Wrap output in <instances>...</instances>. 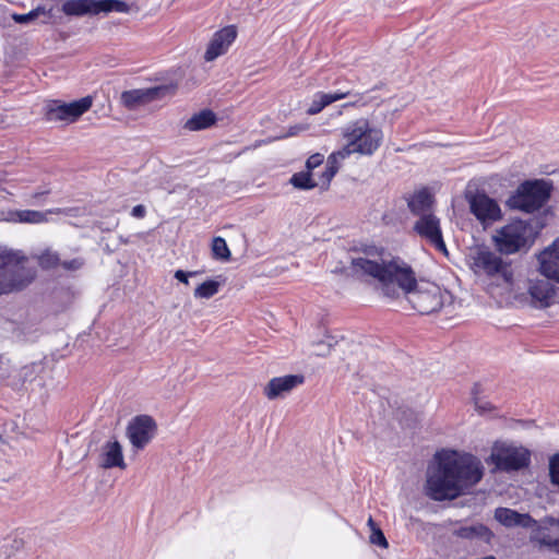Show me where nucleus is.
I'll list each match as a JSON object with an SVG mask.
<instances>
[{"mask_svg": "<svg viewBox=\"0 0 559 559\" xmlns=\"http://www.w3.org/2000/svg\"><path fill=\"white\" fill-rule=\"evenodd\" d=\"M414 230L433 246L435 249L443 253H448L440 227V219L436 215L432 213L421 215L415 223Z\"/></svg>", "mask_w": 559, "mask_h": 559, "instance_id": "f8f14e48", "label": "nucleus"}, {"mask_svg": "<svg viewBox=\"0 0 559 559\" xmlns=\"http://www.w3.org/2000/svg\"><path fill=\"white\" fill-rule=\"evenodd\" d=\"M92 104L91 96L71 103L50 100L45 106V120L48 122H74L92 107Z\"/></svg>", "mask_w": 559, "mask_h": 559, "instance_id": "1a4fd4ad", "label": "nucleus"}, {"mask_svg": "<svg viewBox=\"0 0 559 559\" xmlns=\"http://www.w3.org/2000/svg\"><path fill=\"white\" fill-rule=\"evenodd\" d=\"M492 241L500 254L510 255L527 251L533 242L532 226L521 219L512 221L496 230Z\"/></svg>", "mask_w": 559, "mask_h": 559, "instance_id": "39448f33", "label": "nucleus"}, {"mask_svg": "<svg viewBox=\"0 0 559 559\" xmlns=\"http://www.w3.org/2000/svg\"><path fill=\"white\" fill-rule=\"evenodd\" d=\"M432 203H433V197L426 188L414 192V194H412L407 199V205H408L409 211L413 214L418 215L419 217L421 215L431 214L430 210H431Z\"/></svg>", "mask_w": 559, "mask_h": 559, "instance_id": "aec40b11", "label": "nucleus"}, {"mask_svg": "<svg viewBox=\"0 0 559 559\" xmlns=\"http://www.w3.org/2000/svg\"><path fill=\"white\" fill-rule=\"evenodd\" d=\"M168 91L167 86H155L126 91L121 95V102L128 109H135L141 105L159 98Z\"/></svg>", "mask_w": 559, "mask_h": 559, "instance_id": "4468645a", "label": "nucleus"}, {"mask_svg": "<svg viewBox=\"0 0 559 559\" xmlns=\"http://www.w3.org/2000/svg\"><path fill=\"white\" fill-rule=\"evenodd\" d=\"M537 259L540 274L559 283V242L555 241L547 247Z\"/></svg>", "mask_w": 559, "mask_h": 559, "instance_id": "dca6fc26", "label": "nucleus"}, {"mask_svg": "<svg viewBox=\"0 0 559 559\" xmlns=\"http://www.w3.org/2000/svg\"><path fill=\"white\" fill-rule=\"evenodd\" d=\"M84 259L82 258H74L72 260H67V261H60V265L66 270V271H78L80 269L83 267L84 265Z\"/></svg>", "mask_w": 559, "mask_h": 559, "instance_id": "72a5a7b5", "label": "nucleus"}, {"mask_svg": "<svg viewBox=\"0 0 559 559\" xmlns=\"http://www.w3.org/2000/svg\"><path fill=\"white\" fill-rule=\"evenodd\" d=\"M44 12V9L41 8H37L35 10H32L29 11L28 13L26 14H17V13H14L12 14V20L15 22V23H19V24H27L32 21H34L35 19L38 17V15L40 13Z\"/></svg>", "mask_w": 559, "mask_h": 559, "instance_id": "2f4dec72", "label": "nucleus"}, {"mask_svg": "<svg viewBox=\"0 0 559 559\" xmlns=\"http://www.w3.org/2000/svg\"><path fill=\"white\" fill-rule=\"evenodd\" d=\"M453 535L468 540H483L489 543L492 533L484 524L477 523L472 525H462L453 531Z\"/></svg>", "mask_w": 559, "mask_h": 559, "instance_id": "412c9836", "label": "nucleus"}, {"mask_svg": "<svg viewBox=\"0 0 559 559\" xmlns=\"http://www.w3.org/2000/svg\"><path fill=\"white\" fill-rule=\"evenodd\" d=\"M52 213H55L52 210L46 212L36 210H17L9 212L7 221L13 223L41 224L46 223L48 221V216Z\"/></svg>", "mask_w": 559, "mask_h": 559, "instance_id": "4be33fe9", "label": "nucleus"}, {"mask_svg": "<svg viewBox=\"0 0 559 559\" xmlns=\"http://www.w3.org/2000/svg\"><path fill=\"white\" fill-rule=\"evenodd\" d=\"M237 37V28L234 25H228L214 33L206 51L204 59L206 61H213L219 56L224 55L229 46L235 41Z\"/></svg>", "mask_w": 559, "mask_h": 559, "instance_id": "ddd939ff", "label": "nucleus"}, {"mask_svg": "<svg viewBox=\"0 0 559 559\" xmlns=\"http://www.w3.org/2000/svg\"><path fill=\"white\" fill-rule=\"evenodd\" d=\"M156 432V423L148 415L135 416L127 427V437L136 450L144 449Z\"/></svg>", "mask_w": 559, "mask_h": 559, "instance_id": "9b49d317", "label": "nucleus"}, {"mask_svg": "<svg viewBox=\"0 0 559 559\" xmlns=\"http://www.w3.org/2000/svg\"><path fill=\"white\" fill-rule=\"evenodd\" d=\"M495 519L507 527H527L532 522V518L528 514H521L508 508L496 509Z\"/></svg>", "mask_w": 559, "mask_h": 559, "instance_id": "5701e85b", "label": "nucleus"}, {"mask_svg": "<svg viewBox=\"0 0 559 559\" xmlns=\"http://www.w3.org/2000/svg\"><path fill=\"white\" fill-rule=\"evenodd\" d=\"M290 183L301 190H310L318 186L317 182L313 181L311 178L310 171H300L297 174H294L290 178Z\"/></svg>", "mask_w": 559, "mask_h": 559, "instance_id": "c85d7f7f", "label": "nucleus"}, {"mask_svg": "<svg viewBox=\"0 0 559 559\" xmlns=\"http://www.w3.org/2000/svg\"><path fill=\"white\" fill-rule=\"evenodd\" d=\"M38 265L44 270L55 269L60 265V257L58 252L51 249H46L39 254L35 255Z\"/></svg>", "mask_w": 559, "mask_h": 559, "instance_id": "a878e982", "label": "nucleus"}, {"mask_svg": "<svg viewBox=\"0 0 559 559\" xmlns=\"http://www.w3.org/2000/svg\"><path fill=\"white\" fill-rule=\"evenodd\" d=\"M479 392H480V385L479 384H475L473 390H472V397H473V401L475 403L476 408H478L479 411H483V412L490 409L488 407V404L487 403H483L480 401V399L478 397Z\"/></svg>", "mask_w": 559, "mask_h": 559, "instance_id": "e433bc0d", "label": "nucleus"}, {"mask_svg": "<svg viewBox=\"0 0 559 559\" xmlns=\"http://www.w3.org/2000/svg\"><path fill=\"white\" fill-rule=\"evenodd\" d=\"M26 261L21 251L0 246V296L21 292L35 280L36 270Z\"/></svg>", "mask_w": 559, "mask_h": 559, "instance_id": "7ed1b4c3", "label": "nucleus"}, {"mask_svg": "<svg viewBox=\"0 0 559 559\" xmlns=\"http://www.w3.org/2000/svg\"><path fill=\"white\" fill-rule=\"evenodd\" d=\"M221 284L214 280H207L194 289V297L200 299H209L216 295Z\"/></svg>", "mask_w": 559, "mask_h": 559, "instance_id": "cd10ccee", "label": "nucleus"}, {"mask_svg": "<svg viewBox=\"0 0 559 559\" xmlns=\"http://www.w3.org/2000/svg\"><path fill=\"white\" fill-rule=\"evenodd\" d=\"M550 278L532 281L528 287V293L539 308H546L554 302L556 290L554 285L549 282Z\"/></svg>", "mask_w": 559, "mask_h": 559, "instance_id": "f3484780", "label": "nucleus"}, {"mask_svg": "<svg viewBox=\"0 0 559 559\" xmlns=\"http://www.w3.org/2000/svg\"><path fill=\"white\" fill-rule=\"evenodd\" d=\"M549 477L552 485L558 487L559 490V453L550 457L549 461Z\"/></svg>", "mask_w": 559, "mask_h": 559, "instance_id": "473e14b6", "label": "nucleus"}, {"mask_svg": "<svg viewBox=\"0 0 559 559\" xmlns=\"http://www.w3.org/2000/svg\"><path fill=\"white\" fill-rule=\"evenodd\" d=\"M336 174H337L336 170H333V169L329 168L328 166H325V170L322 174L323 186L328 187Z\"/></svg>", "mask_w": 559, "mask_h": 559, "instance_id": "ea45409f", "label": "nucleus"}, {"mask_svg": "<svg viewBox=\"0 0 559 559\" xmlns=\"http://www.w3.org/2000/svg\"><path fill=\"white\" fill-rule=\"evenodd\" d=\"M324 160L323 154L316 153L312 154L306 162V167L310 171L317 167H319Z\"/></svg>", "mask_w": 559, "mask_h": 559, "instance_id": "4c0bfd02", "label": "nucleus"}, {"mask_svg": "<svg viewBox=\"0 0 559 559\" xmlns=\"http://www.w3.org/2000/svg\"><path fill=\"white\" fill-rule=\"evenodd\" d=\"M332 346V343L329 342H320L318 343L319 350L317 352V355L324 356L330 352V348Z\"/></svg>", "mask_w": 559, "mask_h": 559, "instance_id": "79ce46f5", "label": "nucleus"}, {"mask_svg": "<svg viewBox=\"0 0 559 559\" xmlns=\"http://www.w3.org/2000/svg\"><path fill=\"white\" fill-rule=\"evenodd\" d=\"M100 466L103 468L119 467L124 469L127 467L123 459L122 447L118 440L107 441L100 453Z\"/></svg>", "mask_w": 559, "mask_h": 559, "instance_id": "a211bd4d", "label": "nucleus"}, {"mask_svg": "<svg viewBox=\"0 0 559 559\" xmlns=\"http://www.w3.org/2000/svg\"><path fill=\"white\" fill-rule=\"evenodd\" d=\"M130 5L121 0H98V14L109 12L128 13Z\"/></svg>", "mask_w": 559, "mask_h": 559, "instance_id": "bb28decb", "label": "nucleus"}, {"mask_svg": "<svg viewBox=\"0 0 559 559\" xmlns=\"http://www.w3.org/2000/svg\"><path fill=\"white\" fill-rule=\"evenodd\" d=\"M199 274V272H185L182 270H177L174 274L175 278L178 280L179 282L188 285L189 284V277L190 276H194Z\"/></svg>", "mask_w": 559, "mask_h": 559, "instance_id": "58836bf2", "label": "nucleus"}, {"mask_svg": "<svg viewBox=\"0 0 559 559\" xmlns=\"http://www.w3.org/2000/svg\"><path fill=\"white\" fill-rule=\"evenodd\" d=\"M467 201L471 213L483 225V227L486 228L501 219L502 212L498 202L486 193L476 192L475 194L468 195Z\"/></svg>", "mask_w": 559, "mask_h": 559, "instance_id": "9d476101", "label": "nucleus"}, {"mask_svg": "<svg viewBox=\"0 0 559 559\" xmlns=\"http://www.w3.org/2000/svg\"><path fill=\"white\" fill-rule=\"evenodd\" d=\"M350 95L349 91H337L334 93H322L319 92L314 94L313 99L309 108L307 109V112L309 115H317L319 114L323 108L329 106L330 104L341 100L345 97Z\"/></svg>", "mask_w": 559, "mask_h": 559, "instance_id": "b1692460", "label": "nucleus"}, {"mask_svg": "<svg viewBox=\"0 0 559 559\" xmlns=\"http://www.w3.org/2000/svg\"><path fill=\"white\" fill-rule=\"evenodd\" d=\"M490 461L499 471H520L530 465L531 452L523 447L496 442L491 450Z\"/></svg>", "mask_w": 559, "mask_h": 559, "instance_id": "6e6552de", "label": "nucleus"}, {"mask_svg": "<svg viewBox=\"0 0 559 559\" xmlns=\"http://www.w3.org/2000/svg\"><path fill=\"white\" fill-rule=\"evenodd\" d=\"M352 272L357 276H371L381 285L382 293L390 298L399 296L400 290L411 294V302L421 314H429L441 307L440 297L429 292L416 290L417 280L412 266L401 258L378 263L366 258L352 260Z\"/></svg>", "mask_w": 559, "mask_h": 559, "instance_id": "f257e3e1", "label": "nucleus"}, {"mask_svg": "<svg viewBox=\"0 0 559 559\" xmlns=\"http://www.w3.org/2000/svg\"><path fill=\"white\" fill-rule=\"evenodd\" d=\"M215 122V114L210 109H204L189 118L185 122L183 128L189 131H200L210 128Z\"/></svg>", "mask_w": 559, "mask_h": 559, "instance_id": "393cba45", "label": "nucleus"}, {"mask_svg": "<svg viewBox=\"0 0 559 559\" xmlns=\"http://www.w3.org/2000/svg\"><path fill=\"white\" fill-rule=\"evenodd\" d=\"M436 465L427 472L426 495L436 501L452 500L476 485L483 477L480 462L472 454L441 451Z\"/></svg>", "mask_w": 559, "mask_h": 559, "instance_id": "f03ea898", "label": "nucleus"}, {"mask_svg": "<svg viewBox=\"0 0 559 559\" xmlns=\"http://www.w3.org/2000/svg\"><path fill=\"white\" fill-rule=\"evenodd\" d=\"M61 10L69 16L97 15L98 0H68Z\"/></svg>", "mask_w": 559, "mask_h": 559, "instance_id": "6ab92c4d", "label": "nucleus"}, {"mask_svg": "<svg viewBox=\"0 0 559 559\" xmlns=\"http://www.w3.org/2000/svg\"><path fill=\"white\" fill-rule=\"evenodd\" d=\"M304 128L300 127V126H294V127H290L287 134H285L284 136H293V135H296L299 131H301Z\"/></svg>", "mask_w": 559, "mask_h": 559, "instance_id": "37998d69", "label": "nucleus"}, {"mask_svg": "<svg viewBox=\"0 0 559 559\" xmlns=\"http://www.w3.org/2000/svg\"><path fill=\"white\" fill-rule=\"evenodd\" d=\"M368 525L371 527V531L377 530L376 523L373 522L372 518H369Z\"/></svg>", "mask_w": 559, "mask_h": 559, "instance_id": "c03bdc74", "label": "nucleus"}, {"mask_svg": "<svg viewBox=\"0 0 559 559\" xmlns=\"http://www.w3.org/2000/svg\"><path fill=\"white\" fill-rule=\"evenodd\" d=\"M213 257L217 260L228 261L230 259V251L226 240L222 237H215L212 241Z\"/></svg>", "mask_w": 559, "mask_h": 559, "instance_id": "c756f323", "label": "nucleus"}, {"mask_svg": "<svg viewBox=\"0 0 559 559\" xmlns=\"http://www.w3.org/2000/svg\"><path fill=\"white\" fill-rule=\"evenodd\" d=\"M473 270L478 275H485L497 284L510 285L513 281L511 262L487 248L478 249L473 255Z\"/></svg>", "mask_w": 559, "mask_h": 559, "instance_id": "0eeeda50", "label": "nucleus"}, {"mask_svg": "<svg viewBox=\"0 0 559 559\" xmlns=\"http://www.w3.org/2000/svg\"><path fill=\"white\" fill-rule=\"evenodd\" d=\"M145 214H146V209L142 204L135 205L131 211V215L135 218H143L145 216Z\"/></svg>", "mask_w": 559, "mask_h": 559, "instance_id": "a19ab883", "label": "nucleus"}, {"mask_svg": "<svg viewBox=\"0 0 559 559\" xmlns=\"http://www.w3.org/2000/svg\"><path fill=\"white\" fill-rule=\"evenodd\" d=\"M349 156L350 155L348 154V150L342 147L328 156L326 166L333 170L338 171L342 162Z\"/></svg>", "mask_w": 559, "mask_h": 559, "instance_id": "7c9ffc66", "label": "nucleus"}, {"mask_svg": "<svg viewBox=\"0 0 559 559\" xmlns=\"http://www.w3.org/2000/svg\"><path fill=\"white\" fill-rule=\"evenodd\" d=\"M305 377L302 374H286L272 378L264 388V394L269 400H275L286 393H289L296 386L302 384Z\"/></svg>", "mask_w": 559, "mask_h": 559, "instance_id": "2eb2a0df", "label": "nucleus"}, {"mask_svg": "<svg viewBox=\"0 0 559 559\" xmlns=\"http://www.w3.org/2000/svg\"><path fill=\"white\" fill-rule=\"evenodd\" d=\"M540 545L547 547L549 550L559 554V538H554L550 535H544L539 539Z\"/></svg>", "mask_w": 559, "mask_h": 559, "instance_id": "f704fd0d", "label": "nucleus"}, {"mask_svg": "<svg viewBox=\"0 0 559 559\" xmlns=\"http://www.w3.org/2000/svg\"><path fill=\"white\" fill-rule=\"evenodd\" d=\"M370 542L371 544L378 545L383 548L388 547L386 538L380 528L373 530L371 532Z\"/></svg>", "mask_w": 559, "mask_h": 559, "instance_id": "c9c22d12", "label": "nucleus"}, {"mask_svg": "<svg viewBox=\"0 0 559 559\" xmlns=\"http://www.w3.org/2000/svg\"><path fill=\"white\" fill-rule=\"evenodd\" d=\"M551 189L552 186L545 180L524 181L507 200V205L512 210L534 213L549 200Z\"/></svg>", "mask_w": 559, "mask_h": 559, "instance_id": "423d86ee", "label": "nucleus"}, {"mask_svg": "<svg viewBox=\"0 0 559 559\" xmlns=\"http://www.w3.org/2000/svg\"><path fill=\"white\" fill-rule=\"evenodd\" d=\"M342 135L346 140L343 146L348 154L371 156L381 146L383 132L373 126L368 119L359 118L348 122L342 129Z\"/></svg>", "mask_w": 559, "mask_h": 559, "instance_id": "20e7f679", "label": "nucleus"}]
</instances>
